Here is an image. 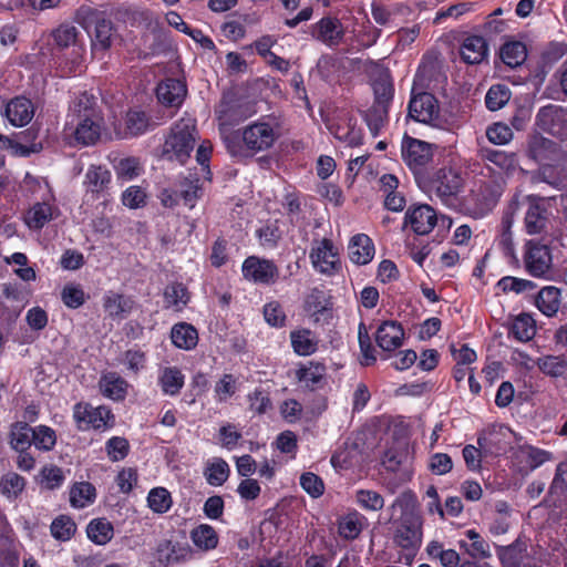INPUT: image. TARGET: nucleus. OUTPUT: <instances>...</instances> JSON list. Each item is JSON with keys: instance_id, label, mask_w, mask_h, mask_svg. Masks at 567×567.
Instances as JSON below:
<instances>
[{"instance_id": "nucleus-10", "label": "nucleus", "mask_w": 567, "mask_h": 567, "mask_svg": "<svg viewBox=\"0 0 567 567\" xmlns=\"http://www.w3.org/2000/svg\"><path fill=\"white\" fill-rule=\"evenodd\" d=\"M73 417L81 431L90 429L101 430L112 425L111 411L105 406H93L90 403L79 402L73 408Z\"/></svg>"}, {"instance_id": "nucleus-48", "label": "nucleus", "mask_w": 567, "mask_h": 567, "mask_svg": "<svg viewBox=\"0 0 567 567\" xmlns=\"http://www.w3.org/2000/svg\"><path fill=\"white\" fill-rule=\"evenodd\" d=\"M25 486V480L14 472H9L0 478V493L9 499L17 498Z\"/></svg>"}, {"instance_id": "nucleus-53", "label": "nucleus", "mask_w": 567, "mask_h": 567, "mask_svg": "<svg viewBox=\"0 0 567 567\" xmlns=\"http://www.w3.org/2000/svg\"><path fill=\"white\" fill-rule=\"evenodd\" d=\"M497 287L505 293L514 292L516 295L532 291L536 288L535 282L524 279L517 278L513 276H506L498 280Z\"/></svg>"}, {"instance_id": "nucleus-43", "label": "nucleus", "mask_w": 567, "mask_h": 567, "mask_svg": "<svg viewBox=\"0 0 567 567\" xmlns=\"http://www.w3.org/2000/svg\"><path fill=\"white\" fill-rule=\"evenodd\" d=\"M78 34H79V31H78L76 27H74L72 24L64 23V24L59 25L52 32V38H53L54 43L59 48L64 49V48L73 47L74 52L76 54H79L81 48H78V45H76Z\"/></svg>"}, {"instance_id": "nucleus-13", "label": "nucleus", "mask_w": 567, "mask_h": 567, "mask_svg": "<svg viewBox=\"0 0 567 567\" xmlns=\"http://www.w3.org/2000/svg\"><path fill=\"white\" fill-rule=\"evenodd\" d=\"M464 185V178L460 171L451 167H443L437 171L432 182V188L437 197L447 202L455 197Z\"/></svg>"}, {"instance_id": "nucleus-41", "label": "nucleus", "mask_w": 567, "mask_h": 567, "mask_svg": "<svg viewBox=\"0 0 567 567\" xmlns=\"http://www.w3.org/2000/svg\"><path fill=\"white\" fill-rule=\"evenodd\" d=\"M164 300L169 308L181 311L189 301V292L181 282H173L164 290Z\"/></svg>"}, {"instance_id": "nucleus-7", "label": "nucleus", "mask_w": 567, "mask_h": 567, "mask_svg": "<svg viewBox=\"0 0 567 567\" xmlns=\"http://www.w3.org/2000/svg\"><path fill=\"white\" fill-rule=\"evenodd\" d=\"M524 268L535 278H548L553 272V256L549 247L537 240H527L523 252Z\"/></svg>"}, {"instance_id": "nucleus-3", "label": "nucleus", "mask_w": 567, "mask_h": 567, "mask_svg": "<svg viewBox=\"0 0 567 567\" xmlns=\"http://www.w3.org/2000/svg\"><path fill=\"white\" fill-rule=\"evenodd\" d=\"M415 496L412 492H403L400 494L391 508L400 507L404 513L394 532V543L403 549L416 550L422 542V524L414 513L409 508L414 507Z\"/></svg>"}, {"instance_id": "nucleus-21", "label": "nucleus", "mask_w": 567, "mask_h": 567, "mask_svg": "<svg viewBox=\"0 0 567 567\" xmlns=\"http://www.w3.org/2000/svg\"><path fill=\"white\" fill-rule=\"evenodd\" d=\"M462 60L467 64H480L488 54V44L481 35L466 37L460 48Z\"/></svg>"}, {"instance_id": "nucleus-8", "label": "nucleus", "mask_w": 567, "mask_h": 567, "mask_svg": "<svg viewBox=\"0 0 567 567\" xmlns=\"http://www.w3.org/2000/svg\"><path fill=\"white\" fill-rule=\"evenodd\" d=\"M409 116L422 124L442 128L444 120L441 116L439 102L427 92L413 95L409 102Z\"/></svg>"}, {"instance_id": "nucleus-4", "label": "nucleus", "mask_w": 567, "mask_h": 567, "mask_svg": "<svg viewBox=\"0 0 567 567\" xmlns=\"http://www.w3.org/2000/svg\"><path fill=\"white\" fill-rule=\"evenodd\" d=\"M505 184V178L489 177L485 171H481L471 194L474 200L473 215L476 218H482L494 209L503 195Z\"/></svg>"}, {"instance_id": "nucleus-60", "label": "nucleus", "mask_w": 567, "mask_h": 567, "mask_svg": "<svg viewBox=\"0 0 567 567\" xmlns=\"http://www.w3.org/2000/svg\"><path fill=\"white\" fill-rule=\"evenodd\" d=\"M300 486L312 498H318L324 493L323 481L312 472L301 474Z\"/></svg>"}, {"instance_id": "nucleus-11", "label": "nucleus", "mask_w": 567, "mask_h": 567, "mask_svg": "<svg viewBox=\"0 0 567 567\" xmlns=\"http://www.w3.org/2000/svg\"><path fill=\"white\" fill-rule=\"evenodd\" d=\"M241 274L249 282L269 286L277 281L279 270L272 260L249 256L241 265Z\"/></svg>"}, {"instance_id": "nucleus-22", "label": "nucleus", "mask_w": 567, "mask_h": 567, "mask_svg": "<svg viewBox=\"0 0 567 567\" xmlns=\"http://www.w3.org/2000/svg\"><path fill=\"white\" fill-rule=\"evenodd\" d=\"M374 245L365 234L353 236L348 246L350 260L359 266L369 264L374 257Z\"/></svg>"}, {"instance_id": "nucleus-19", "label": "nucleus", "mask_w": 567, "mask_h": 567, "mask_svg": "<svg viewBox=\"0 0 567 567\" xmlns=\"http://www.w3.org/2000/svg\"><path fill=\"white\" fill-rule=\"evenodd\" d=\"M404 330L396 321H384L375 332V341L383 351H393L403 343Z\"/></svg>"}, {"instance_id": "nucleus-5", "label": "nucleus", "mask_w": 567, "mask_h": 567, "mask_svg": "<svg viewBox=\"0 0 567 567\" xmlns=\"http://www.w3.org/2000/svg\"><path fill=\"white\" fill-rule=\"evenodd\" d=\"M195 146V123L192 118H182L172 128L165 141L164 153L179 163H185Z\"/></svg>"}, {"instance_id": "nucleus-58", "label": "nucleus", "mask_w": 567, "mask_h": 567, "mask_svg": "<svg viewBox=\"0 0 567 567\" xmlns=\"http://www.w3.org/2000/svg\"><path fill=\"white\" fill-rule=\"evenodd\" d=\"M76 530L75 523L68 516L61 515L51 524V534L59 540H69Z\"/></svg>"}, {"instance_id": "nucleus-63", "label": "nucleus", "mask_w": 567, "mask_h": 567, "mask_svg": "<svg viewBox=\"0 0 567 567\" xmlns=\"http://www.w3.org/2000/svg\"><path fill=\"white\" fill-rule=\"evenodd\" d=\"M130 450L126 439L113 436L105 443V451L112 462H118L125 458Z\"/></svg>"}, {"instance_id": "nucleus-1", "label": "nucleus", "mask_w": 567, "mask_h": 567, "mask_svg": "<svg viewBox=\"0 0 567 567\" xmlns=\"http://www.w3.org/2000/svg\"><path fill=\"white\" fill-rule=\"evenodd\" d=\"M104 130V117L96 99L87 92L73 97L64 124V134L75 146L95 145Z\"/></svg>"}, {"instance_id": "nucleus-38", "label": "nucleus", "mask_w": 567, "mask_h": 567, "mask_svg": "<svg viewBox=\"0 0 567 567\" xmlns=\"http://www.w3.org/2000/svg\"><path fill=\"white\" fill-rule=\"evenodd\" d=\"M157 554L158 560L162 564L171 565L186 560L190 555V550L187 547L165 540L158 545Z\"/></svg>"}, {"instance_id": "nucleus-44", "label": "nucleus", "mask_w": 567, "mask_h": 567, "mask_svg": "<svg viewBox=\"0 0 567 567\" xmlns=\"http://www.w3.org/2000/svg\"><path fill=\"white\" fill-rule=\"evenodd\" d=\"M32 433L33 429L27 423L20 422L13 424L10 432V444L12 449L17 452L27 451L32 444Z\"/></svg>"}, {"instance_id": "nucleus-57", "label": "nucleus", "mask_w": 567, "mask_h": 567, "mask_svg": "<svg viewBox=\"0 0 567 567\" xmlns=\"http://www.w3.org/2000/svg\"><path fill=\"white\" fill-rule=\"evenodd\" d=\"M126 130L128 134L136 136L145 133L150 126V118L143 111L133 110L126 114Z\"/></svg>"}, {"instance_id": "nucleus-24", "label": "nucleus", "mask_w": 567, "mask_h": 567, "mask_svg": "<svg viewBox=\"0 0 567 567\" xmlns=\"http://www.w3.org/2000/svg\"><path fill=\"white\" fill-rule=\"evenodd\" d=\"M326 365L316 361L301 364L296 371L297 380L310 390L320 388L326 379Z\"/></svg>"}, {"instance_id": "nucleus-29", "label": "nucleus", "mask_w": 567, "mask_h": 567, "mask_svg": "<svg viewBox=\"0 0 567 567\" xmlns=\"http://www.w3.org/2000/svg\"><path fill=\"white\" fill-rule=\"evenodd\" d=\"M293 351L299 355H310L318 349L319 340L309 329H300L290 333Z\"/></svg>"}, {"instance_id": "nucleus-32", "label": "nucleus", "mask_w": 567, "mask_h": 567, "mask_svg": "<svg viewBox=\"0 0 567 567\" xmlns=\"http://www.w3.org/2000/svg\"><path fill=\"white\" fill-rule=\"evenodd\" d=\"M86 535L96 545L107 544L114 536V528L106 518H94L86 527Z\"/></svg>"}, {"instance_id": "nucleus-55", "label": "nucleus", "mask_w": 567, "mask_h": 567, "mask_svg": "<svg viewBox=\"0 0 567 567\" xmlns=\"http://www.w3.org/2000/svg\"><path fill=\"white\" fill-rule=\"evenodd\" d=\"M113 35V27L110 21L102 20L97 22L94 39L92 41L93 50H107L112 45Z\"/></svg>"}, {"instance_id": "nucleus-28", "label": "nucleus", "mask_w": 567, "mask_h": 567, "mask_svg": "<svg viewBox=\"0 0 567 567\" xmlns=\"http://www.w3.org/2000/svg\"><path fill=\"white\" fill-rule=\"evenodd\" d=\"M111 172L101 165H91L85 174L84 185L87 192L103 193L111 183Z\"/></svg>"}, {"instance_id": "nucleus-51", "label": "nucleus", "mask_w": 567, "mask_h": 567, "mask_svg": "<svg viewBox=\"0 0 567 567\" xmlns=\"http://www.w3.org/2000/svg\"><path fill=\"white\" fill-rule=\"evenodd\" d=\"M388 118V106L373 104L364 114V120L371 133L377 136Z\"/></svg>"}, {"instance_id": "nucleus-59", "label": "nucleus", "mask_w": 567, "mask_h": 567, "mask_svg": "<svg viewBox=\"0 0 567 567\" xmlns=\"http://www.w3.org/2000/svg\"><path fill=\"white\" fill-rule=\"evenodd\" d=\"M249 409L254 413L264 414L271 408L269 392L262 388H256L247 395Z\"/></svg>"}, {"instance_id": "nucleus-9", "label": "nucleus", "mask_w": 567, "mask_h": 567, "mask_svg": "<svg viewBox=\"0 0 567 567\" xmlns=\"http://www.w3.org/2000/svg\"><path fill=\"white\" fill-rule=\"evenodd\" d=\"M309 257L312 267L320 274L332 276L341 269L338 248L330 239L316 240Z\"/></svg>"}, {"instance_id": "nucleus-40", "label": "nucleus", "mask_w": 567, "mask_h": 567, "mask_svg": "<svg viewBox=\"0 0 567 567\" xmlns=\"http://www.w3.org/2000/svg\"><path fill=\"white\" fill-rule=\"evenodd\" d=\"M102 393L112 400H122L126 394L127 383L116 373L105 374L100 382Z\"/></svg>"}, {"instance_id": "nucleus-6", "label": "nucleus", "mask_w": 567, "mask_h": 567, "mask_svg": "<svg viewBox=\"0 0 567 567\" xmlns=\"http://www.w3.org/2000/svg\"><path fill=\"white\" fill-rule=\"evenodd\" d=\"M215 113L221 138L226 144L227 135L237 133L231 131V127L250 117L255 112L248 103L233 95H224Z\"/></svg>"}, {"instance_id": "nucleus-62", "label": "nucleus", "mask_w": 567, "mask_h": 567, "mask_svg": "<svg viewBox=\"0 0 567 567\" xmlns=\"http://www.w3.org/2000/svg\"><path fill=\"white\" fill-rule=\"evenodd\" d=\"M55 441V432L51 427L40 425L33 429L32 443L37 449L50 451L54 446Z\"/></svg>"}, {"instance_id": "nucleus-27", "label": "nucleus", "mask_w": 567, "mask_h": 567, "mask_svg": "<svg viewBox=\"0 0 567 567\" xmlns=\"http://www.w3.org/2000/svg\"><path fill=\"white\" fill-rule=\"evenodd\" d=\"M171 339L175 347L183 350H192L197 346L198 332L192 324L181 322L173 326Z\"/></svg>"}, {"instance_id": "nucleus-46", "label": "nucleus", "mask_w": 567, "mask_h": 567, "mask_svg": "<svg viewBox=\"0 0 567 567\" xmlns=\"http://www.w3.org/2000/svg\"><path fill=\"white\" fill-rule=\"evenodd\" d=\"M103 307L111 317H120L132 309V301L122 295L107 292L103 298Z\"/></svg>"}, {"instance_id": "nucleus-15", "label": "nucleus", "mask_w": 567, "mask_h": 567, "mask_svg": "<svg viewBox=\"0 0 567 567\" xmlns=\"http://www.w3.org/2000/svg\"><path fill=\"white\" fill-rule=\"evenodd\" d=\"M330 133L347 146L357 147L362 144L363 133L358 126V121L350 114L340 115L328 125Z\"/></svg>"}, {"instance_id": "nucleus-52", "label": "nucleus", "mask_w": 567, "mask_h": 567, "mask_svg": "<svg viewBox=\"0 0 567 567\" xmlns=\"http://www.w3.org/2000/svg\"><path fill=\"white\" fill-rule=\"evenodd\" d=\"M511 99V91L506 85H492L486 93L485 104L491 111L501 110Z\"/></svg>"}, {"instance_id": "nucleus-61", "label": "nucleus", "mask_w": 567, "mask_h": 567, "mask_svg": "<svg viewBox=\"0 0 567 567\" xmlns=\"http://www.w3.org/2000/svg\"><path fill=\"white\" fill-rule=\"evenodd\" d=\"M181 196L184 199L185 205H187L189 208H193L202 196V186L199 185V179H190L186 177L181 183Z\"/></svg>"}, {"instance_id": "nucleus-2", "label": "nucleus", "mask_w": 567, "mask_h": 567, "mask_svg": "<svg viewBox=\"0 0 567 567\" xmlns=\"http://www.w3.org/2000/svg\"><path fill=\"white\" fill-rule=\"evenodd\" d=\"M278 138L277 126L261 117L237 131L236 134H228L225 145L231 156H254L270 150Z\"/></svg>"}, {"instance_id": "nucleus-50", "label": "nucleus", "mask_w": 567, "mask_h": 567, "mask_svg": "<svg viewBox=\"0 0 567 567\" xmlns=\"http://www.w3.org/2000/svg\"><path fill=\"white\" fill-rule=\"evenodd\" d=\"M115 173L118 179L130 182L143 173V167L137 158L126 157L115 165Z\"/></svg>"}, {"instance_id": "nucleus-42", "label": "nucleus", "mask_w": 567, "mask_h": 567, "mask_svg": "<svg viewBox=\"0 0 567 567\" xmlns=\"http://www.w3.org/2000/svg\"><path fill=\"white\" fill-rule=\"evenodd\" d=\"M52 207L47 203L33 205L25 214L24 221L31 229H41L52 219Z\"/></svg>"}, {"instance_id": "nucleus-34", "label": "nucleus", "mask_w": 567, "mask_h": 567, "mask_svg": "<svg viewBox=\"0 0 567 567\" xmlns=\"http://www.w3.org/2000/svg\"><path fill=\"white\" fill-rule=\"evenodd\" d=\"M193 544L203 551H208L217 547L218 535L214 527L208 524H200L190 532Z\"/></svg>"}, {"instance_id": "nucleus-36", "label": "nucleus", "mask_w": 567, "mask_h": 567, "mask_svg": "<svg viewBox=\"0 0 567 567\" xmlns=\"http://www.w3.org/2000/svg\"><path fill=\"white\" fill-rule=\"evenodd\" d=\"M556 152V144L540 135H534L528 142V155L537 163H544L551 158Z\"/></svg>"}, {"instance_id": "nucleus-12", "label": "nucleus", "mask_w": 567, "mask_h": 567, "mask_svg": "<svg viewBox=\"0 0 567 567\" xmlns=\"http://www.w3.org/2000/svg\"><path fill=\"white\" fill-rule=\"evenodd\" d=\"M480 156L485 162V166L482 171H485V174L489 177L499 176L506 179V176L514 172L517 166V159L514 153L494 148H482Z\"/></svg>"}, {"instance_id": "nucleus-23", "label": "nucleus", "mask_w": 567, "mask_h": 567, "mask_svg": "<svg viewBox=\"0 0 567 567\" xmlns=\"http://www.w3.org/2000/svg\"><path fill=\"white\" fill-rule=\"evenodd\" d=\"M365 526V516L355 509L348 512L338 519L339 536L346 540L357 539Z\"/></svg>"}, {"instance_id": "nucleus-39", "label": "nucleus", "mask_w": 567, "mask_h": 567, "mask_svg": "<svg viewBox=\"0 0 567 567\" xmlns=\"http://www.w3.org/2000/svg\"><path fill=\"white\" fill-rule=\"evenodd\" d=\"M527 58V49L523 42L511 41L501 48V59L509 68L522 65Z\"/></svg>"}, {"instance_id": "nucleus-25", "label": "nucleus", "mask_w": 567, "mask_h": 567, "mask_svg": "<svg viewBox=\"0 0 567 567\" xmlns=\"http://www.w3.org/2000/svg\"><path fill=\"white\" fill-rule=\"evenodd\" d=\"M537 309L546 317H554L561 305V291L555 286L543 287L535 299Z\"/></svg>"}, {"instance_id": "nucleus-20", "label": "nucleus", "mask_w": 567, "mask_h": 567, "mask_svg": "<svg viewBox=\"0 0 567 567\" xmlns=\"http://www.w3.org/2000/svg\"><path fill=\"white\" fill-rule=\"evenodd\" d=\"M186 93V84L177 79H166L156 87L158 101L168 106L181 105Z\"/></svg>"}, {"instance_id": "nucleus-30", "label": "nucleus", "mask_w": 567, "mask_h": 567, "mask_svg": "<svg viewBox=\"0 0 567 567\" xmlns=\"http://www.w3.org/2000/svg\"><path fill=\"white\" fill-rule=\"evenodd\" d=\"M509 333L518 341L526 342L536 334V321L529 313H519L511 324Z\"/></svg>"}, {"instance_id": "nucleus-54", "label": "nucleus", "mask_w": 567, "mask_h": 567, "mask_svg": "<svg viewBox=\"0 0 567 567\" xmlns=\"http://www.w3.org/2000/svg\"><path fill=\"white\" fill-rule=\"evenodd\" d=\"M342 30L338 20L323 18L318 23V37L323 42L333 44L340 40Z\"/></svg>"}, {"instance_id": "nucleus-16", "label": "nucleus", "mask_w": 567, "mask_h": 567, "mask_svg": "<svg viewBox=\"0 0 567 567\" xmlns=\"http://www.w3.org/2000/svg\"><path fill=\"white\" fill-rule=\"evenodd\" d=\"M432 156L433 153L429 143L409 136L404 137L402 157L411 169L420 171L431 162Z\"/></svg>"}, {"instance_id": "nucleus-64", "label": "nucleus", "mask_w": 567, "mask_h": 567, "mask_svg": "<svg viewBox=\"0 0 567 567\" xmlns=\"http://www.w3.org/2000/svg\"><path fill=\"white\" fill-rule=\"evenodd\" d=\"M61 298L66 307L76 309L85 302L86 296L79 285H66L61 292Z\"/></svg>"}, {"instance_id": "nucleus-26", "label": "nucleus", "mask_w": 567, "mask_h": 567, "mask_svg": "<svg viewBox=\"0 0 567 567\" xmlns=\"http://www.w3.org/2000/svg\"><path fill=\"white\" fill-rule=\"evenodd\" d=\"M157 382L165 395L175 396L184 386L185 377L177 367H165L159 370Z\"/></svg>"}, {"instance_id": "nucleus-45", "label": "nucleus", "mask_w": 567, "mask_h": 567, "mask_svg": "<svg viewBox=\"0 0 567 567\" xmlns=\"http://www.w3.org/2000/svg\"><path fill=\"white\" fill-rule=\"evenodd\" d=\"M355 504L368 512H379L384 506L383 496L373 489H358L354 494Z\"/></svg>"}, {"instance_id": "nucleus-47", "label": "nucleus", "mask_w": 567, "mask_h": 567, "mask_svg": "<svg viewBox=\"0 0 567 567\" xmlns=\"http://www.w3.org/2000/svg\"><path fill=\"white\" fill-rule=\"evenodd\" d=\"M147 504L154 513L164 514L171 509L173 499L165 487H154L147 495Z\"/></svg>"}, {"instance_id": "nucleus-49", "label": "nucleus", "mask_w": 567, "mask_h": 567, "mask_svg": "<svg viewBox=\"0 0 567 567\" xmlns=\"http://www.w3.org/2000/svg\"><path fill=\"white\" fill-rule=\"evenodd\" d=\"M229 476V466L223 458H215L205 470V477L209 485L220 486Z\"/></svg>"}, {"instance_id": "nucleus-17", "label": "nucleus", "mask_w": 567, "mask_h": 567, "mask_svg": "<svg viewBox=\"0 0 567 567\" xmlns=\"http://www.w3.org/2000/svg\"><path fill=\"white\" fill-rule=\"evenodd\" d=\"M404 220L415 234L427 235L436 225L437 216L431 206L423 204L409 207Z\"/></svg>"}, {"instance_id": "nucleus-18", "label": "nucleus", "mask_w": 567, "mask_h": 567, "mask_svg": "<svg viewBox=\"0 0 567 567\" xmlns=\"http://www.w3.org/2000/svg\"><path fill=\"white\" fill-rule=\"evenodd\" d=\"M3 115L13 126H25L34 116L33 103L24 96H16L7 103Z\"/></svg>"}, {"instance_id": "nucleus-35", "label": "nucleus", "mask_w": 567, "mask_h": 567, "mask_svg": "<svg viewBox=\"0 0 567 567\" xmlns=\"http://www.w3.org/2000/svg\"><path fill=\"white\" fill-rule=\"evenodd\" d=\"M96 489L89 482L75 483L70 489V503L74 508H84L95 502Z\"/></svg>"}, {"instance_id": "nucleus-14", "label": "nucleus", "mask_w": 567, "mask_h": 567, "mask_svg": "<svg viewBox=\"0 0 567 567\" xmlns=\"http://www.w3.org/2000/svg\"><path fill=\"white\" fill-rule=\"evenodd\" d=\"M536 124L545 132L561 135L567 132V109L555 104L543 106L536 115Z\"/></svg>"}, {"instance_id": "nucleus-37", "label": "nucleus", "mask_w": 567, "mask_h": 567, "mask_svg": "<svg viewBox=\"0 0 567 567\" xmlns=\"http://www.w3.org/2000/svg\"><path fill=\"white\" fill-rule=\"evenodd\" d=\"M372 87L375 95L374 104H383L388 106L393 97L394 92L389 72L385 70H380L378 72V76H375L372 81Z\"/></svg>"}, {"instance_id": "nucleus-33", "label": "nucleus", "mask_w": 567, "mask_h": 567, "mask_svg": "<svg viewBox=\"0 0 567 567\" xmlns=\"http://www.w3.org/2000/svg\"><path fill=\"white\" fill-rule=\"evenodd\" d=\"M547 215L538 204L530 203L525 215V229L528 235H540L547 228Z\"/></svg>"}, {"instance_id": "nucleus-31", "label": "nucleus", "mask_w": 567, "mask_h": 567, "mask_svg": "<svg viewBox=\"0 0 567 567\" xmlns=\"http://www.w3.org/2000/svg\"><path fill=\"white\" fill-rule=\"evenodd\" d=\"M536 365L545 375L558 379L567 372V358L565 355H542L537 358Z\"/></svg>"}, {"instance_id": "nucleus-56", "label": "nucleus", "mask_w": 567, "mask_h": 567, "mask_svg": "<svg viewBox=\"0 0 567 567\" xmlns=\"http://www.w3.org/2000/svg\"><path fill=\"white\" fill-rule=\"evenodd\" d=\"M237 380L230 373H225L216 382L214 392L218 402H226L237 392Z\"/></svg>"}]
</instances>
